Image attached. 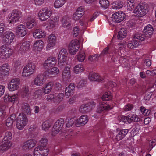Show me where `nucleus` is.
<instances>
[{
  "label": "nucleus",
  "instance_id": "f257e3e1",
  "mask_svg": "<svg viewBox=\"0 0 156 156\" xmlns=\"http://www.w3.org/2000/svg\"><path fill=\"white\" fill-rule=\"evenodd\" d=\"M48 140L45 137H43L40 140V145L35 148L33 151L34 156H47L49 150L47 147Z\"/></svg>",
  "mask_w": 156,
  "mask_h": 156
},
{
  "label": "nucleus",
  "instance_id": "f03ea898",
  "mask_svg": "<svg viewBox=\"0 0 156 156\" xmlns=\"http://www.w3.org/2000/svg\"><path fill=\"white\" fill-rule=\"evenodd\" d=\"M12 138L11 132L7 131L5 132L2 141L0 145V153H2L9 149L11 146V140Z\"/></svg>",
  "mask_w": 156,
  "mask_h": 156
},
{
  "label": "nucleus",
  "instance_id": "7ed1b4c3",
  "mask_svg": "<svg viewBox=\"0 0 156 156\" xmlns=\"http://www.w3.org/2000/svg\"><path fill=\"white\" fill-rule=\"evenodd\" d=\"M148 12L147 5L144 2L140 3L136 6L133 12L136 17H142Z\"/></svg>",
  "mask_w": 156,
  "mask_h": 156
},
{
  "label": "nucleus",
  "instance_id": "20e7f679",
  "mask_svg": "<svg viewBox=\"0 0 156 156\" xmlns=\"http://www.w3.org/2000/svg\"><path fill=\"white\" fill-rule=\"evenodd\" d=\"M154 29L151 25L148 24L146 26L143 30L144 35L138 32L135 33L133 36L134 39H144L145 38H150L153 33Z\"/></svg>",
  "mask_w": 156,
  "mask_h": 156
},
{
  "label": "nucleus",
  "instance_id": "39448f33",
  "mask_svg": "<svg viewBox=\"0 0 156 156\" xmlns=\"http://www.w3.org/2000/svg\"><path fill=\"white\" fill-rule=\"evenodd\" d=\"M80 46L79 40H72L68 47L69 53L71 55H75L78 51Z\"/></svg>",
  "mask_w": 156,
  "mask_h": 156
},
{
  "label": "nucleus",
  "instance_id": "423d86ee",
  "mask_svg": "<svg viewBox=\"0 0 156 156\" xmlns=\"http://www.w3.org/2000/svg\"><path fill=\"white\" fill-rule=\"evenodd\" d=\"M28 119L26 115L20 114L16 119V126L19 130H22L27 123Z\"/></svg>",
  "mask_w": 156,
  "mask_h": 156
},
{
  "label": "nucleus",
  "instance_id": "0eeeda50",
  "mask_svg": "<svg viewBox=\"0 0 156 156\" xmlns=\"http://www.w3.org/2000/svg\"><path fill=\"white\" fill-rule=\"evenodd\" d=\"M52 13V10L50 9L47 7L44 8L39 11L38 17L41 20L44 21L51 16Z\"/></svg>",
  "mask_w": 156,
  "mask_h": 156
},
{
  "label": "nucleus",
  "instance_id": "6e6552de",
  "mask_svg": "<svg viewBox=\"0 0 156 156\" xmlns=\"http://www.w3.org/2000/svg\"><path fill=\"white\" fill-rule=\"evenodd\" d=\"M36 66L33 63H30L26 65L24 67L22 76L24 77L28 76L33 74L35 70Z\"/></svg>",
  "mask_w": 156,
  "mask_h": 156
},
{
  "label": "nucleus",
  "instance_id": "1a4fd4ad",
  "mask_svg": "<svg viewBox=\"0 0 156 156\" xmlns=\"http://www.w3.org/2000/svg\"><path fill=\"white\" fill-rule=\"evenodd\" d=\"M22 16L21 12L16 10H13L9 14L8 21L10 23H14L19 21Z\"/></svg>",
  "mask_w": 156,
  "mask_h": 156
},
{
  "label": "nucleus",
  "instance_id": "9d476101",
  "mask_svg": "<svg viewBox=\"0 0 156 156\" xmlns=\"http://www.w3.org/2000/svg\"><path fill=\"white\" fill-rule=\"evenodd\" d=\"M95 106V103L93 101L83 104L80 106L79 111L82 113L90 112L94 108Z\"/></svg>",
  "mask_w": 156,
  "mask_h": 156
},
{
  "label": "nucleus",
  "instance_id": "9b49d317",
  "mask_svg": "<svg viewBox=\"0 0 156 156\" xmlns=\"http://www.w3.org/2000/svg\"><path fill=\"white\" fill-rule=\"evenodd\" d=\"M126 15L123 12L119 11L113 14L112 16V20L116 23H119L126 18Z\"/></svg>",
  "mask_w": 156,
  "mask_h": 156
},
{
  "label": "nucleus",
  "instance_id": "f8f14e48",
  "mask_svg": "<svg viewBox=\"0 0 156 156\" xmlns=\"http://www.w3.org/2000/svg\"><path fill=\"white\" fill-rule=\"evenodd\" d=\"M67 54L66 49L63 48L59 52V66H64L66 64Z\"/></svg>",
  "mask_w": 156,
  "mask_h": 156
},
{
  "label": "nucleus",
  "instance_id": "ddd939ff",
  "mask_svg": "<svg viewBox=\"0 0 156 156\" xmlns=\"http://www.w3.org/2000/svg\"><path fill=\"white\" fill-rule=\"evenodd\" d=\"M57 62L56 58L53 57H50L45 60L43 64V67L45 69H48L54 66Z\"/></svg>",
  "mask_w": 156,
  "mask_h": 156
},
{
  "label": "nucleus",
  "instance_id": "4468645a",
  "mask_svg": "<svg viewBox=\"0 0 156 156\" xmlns=\"http://www.w3.org/2000/svg\"><path fill=\"white\" fill-rule=\"evenodd\" d=\"M20 80L19 78L12 79L8 85V88L10 91H13L18 88L20 84Z\"/></svg>",
  "mask_w": 156,
  "mask_h": 156
},
{
  "label": "nucleus",
  "instance_id": "2eb2a0df",
  "mask_svg": "<svg viewBox=\"0 0 156 156\" xmlns=\"http://www.w3.org/2000/svg\"><path fill=\"white\" fill-rule=\"evenodd\" d=\"M113 105H110L106 103L101 102L97 107V112L100 113L105 111H108L112 109L113 108Z\"/></svg>",
  "mask_w": 156,
  "mask_h": 156
},
{
  "label": "nucleus",
  "instance_id": "dca6fc26",
  "mask_svg": "<svg viewBox=\"0 0 156 156\" xmlns=\"http://www.w3.org/2000/svg\"><path fill=\"white\" fill-rule=\"evenodd\" d=\"M36 144V141L35 140H29L24 143L23 147L26 150L30 149L34 147Z\"/></svg>",
  "mask_w": 156,
  "mask_h": 156
},
{
  "label": "nucleus",
  "instance_id": "f3484780",
  "mask_svg": "<svg viewBox=\"0 0 156 156\" xmlns=\"http://www.w3.org/2000/svg\"><path fill=\"white\" fill-rule=\"evenodd\" d=\"M88 120V118L86 115H82L76 120L75 125L77 126H83L87 122Z\"/></svg>",
  "mask_w": 156,
  "mask_h": 156
},
{
  "label": "nucleus",
  "instance_id": "a211bd4d",
  "mask_svg": "<svg viewBox=\"0 0 156 156\" xmlns=\"http://www.w3.org/2000/svg\"><path fill=\"white\" fill-rule=\"evenodd\" d=\"M36 23L34 17L31 15H28L27 19L26 25L29 29H31L36 25Z\"/></svg>",
  "mask_w": 156,
  "mask_h": 156
},
{
  "label": "nucleus",
  "instance_id": "6ab92c4d",
  "mask_svg": "<svg viewBox=\"0 0 156 156\" xmlns=\"http://www.w3.org/2000/svg\"><path fill=\"white\" fill-rule=\"evenodd\" d=\"M123 120L127 121V122L129 123L132 122H138L140 120V119L134 114H129L126 117H123Z\"/></svg>",
  "mask_w": 156,
  "mask_h": 156
},
{
  "label": "nucleus",
  "instance_id": "aec40b11",
  "mask_svg": "<svg viewBox=\"0 0 156 156\" xmlns=\"http://www.w3.org/2000/svg\"><path fill=\"white\" fill-rule=\"evenodd\" d=\"M45 77L43 75H38L37 77L35 78L34 80V83L37 86H41L45 82Z\"/></svg>",
  "mask_w": 156,
  "mask_h": 156
},
{
  "label": "nucleus",
  "instance_id": "412c9836",
  "mask_svg": "<svg viewBox=\"0 0 156 156\" xmlns=\"http://www.w3.org/2000/svg\"><path fill=\"white\" fill-rule=\"evenodd\" d=\"M17 31L20 36L23 37L27 34V29L24 25L20 24L17 27Z\"/></svg>",
  "mask_w": 156,
  "mask_h": 156
},
{
  "label": "nucleus",
  "instance_id": "4be33fe9",
  "mask_svg": "<svg viewBox=\"0 0 156 156\" xmlns=\"http://www.w3.org/2000/svg\"><path fill=\"white\" fill-rule=\"evenodd\" d=\"M16 119V115L15 114L11 115L10 117H8L6 120V125L9 129H11L12 127L13 124L15 122Z\"/></svg>",
  "mask_w": 156,
  "mask_h": 156
},
{
  "label": "nucleus",
  "instance_id": "5701e85b",
  "mask_svg": "<svg viewBox=\"0 0 156 156\" xmlns=\"http://www.w3.org/2000/svg\"><path fill=\"white\" fill-rule=\"evenodd\" d=\"M75 85L73 83H70L65 89V95L67 98L72 94L74 90Z\"/></svg>",
  "mask_w": 156,
  "mask_h": 156
},
{
  "label": "nucleus",
  "instance_id": "b1692460",
  "mask_svg": "<svg viewBox=\"0 0 156 156\" xmlns=\"http://www.w3.org/2000/svg\"><path fill=\"white\" fill-rule=\"evenodd\" d=\"M30 43L29 41H26L23 42L19 50V52L22 54L25 53L29 49Z\"/></svg>",
  "mask_w": 156,
  "mask_h": 156
},
{
  "label": "nucleus",
  "instance_id": "393cba45",
  "mask_svg": "<svg viewBox=\"0 0 156 156\" xmlns=\"http://www.w3.org/2000/svg\"><path fill=\"white\" fill-rule=\"evenodd\" d=\"M18 96L17 95H9L8 94H6L4 98V101L5 102L8 101L14 103L18 100Z\"/></svg>",
  "mask_w": 156,
  "mask_h": 156
},
{
  "label": "nucleus",
  "instance_id": "a878e982",
  "mask_svg": "<svg viewBox=\"0 0 156 156\" xmlns=\"http://www.w3.org/2000/svg\"><path fill=\"white\" fill-rule=\"evenodd\" d=\"M128 131L126 129L117 131L115 139L117 141L122 140L127 134Z\"/></svg>",
  "mask_w": 156,
  "mask_h": 156
},
{
  "label": "nucleus",
  "instance_id": "bb28decb",
  "mask_svg": "<svg viewBox=\"0 0 156 156\" xmlns=\"http://www.w3.org/2000/svg\"><path fill=\"white\" fill-rule=\"evenodd\" d=\"M21 109L22 111V114H25L27 115L31 114V110L30 105L27 103H23L21 105Z\"/></svg>",
  "mask_w": 156,
  "mask_h": 156
},
{
  "label": "nucleus",
  "instance_id": "cd10ccee",
  "mask_svg": "<svg viewBox=\"0 0 156 156\" xmlns=\"http://www.w3.org/2000/svg\"><path fill=\"white\" fill-rule=\"evenodd\" d=\"M34 38H44L45 36L44 32L41 29H38L36 30L33 34Z\"/></svg>",
  "mask_w": 156,
  "mask_h": 156
},
{
  "label": "nucleus",
  "instance_id": "c85d7f7f",
  "mask_svg": "<svg viewBox=\"0 0 156 156\" xmlns=\"http://www.w3.org/2000/svg\"><path fill=\"white\" fill-rule=\"evenodd\" d=\"M58 16L55 17L53 20H48L46 25V28L48 30L53 28L55 25V24L57 22L58 23Z\"/></svg>",
  "mask_w": 156,
  "mask_h": 156
},
{
  "label": "nucleus",
  "instance_id": "c756f323",
  "mask_svg": "<svg viewBox=\"0 0 156 156\" xmlns=\"http://www.w3.org/2000/svg\"><path fill=\"white\" fill-rule=\"evenodd\" d=\"M88 78L91 81H101L102 80L99 77V75L97 73L91 72L90 73Z\"/></svg>",
  "mask_w": 156,
  "mask_h": 156
},
{
  "label": "nucleus",
  "instance_id": "7c9ffc66",
  "mask_svg": "<svg viewBox=\"0 0 156 156\" xmlns=\"http://www.w3.org/2000/svg\"><path fill=\"white\" fill-rule=\"evenodd\" d=\"M99 3L100 7L103 10L107 9L110 5V2L108 0H99Z\"/></svg>",
  "mask_w": 156,
  "mask_h": 156
},
{
  "label": "nucleus",
  "instance_id": "2f4dec72",
  "mask_svg": "<svg viewBox=\"0 0 156 156\" xmlns=\"http://www.w3.org/2000/svg\"><path fill=\"white\" fill-rule=\"evenodd\" d=\"M127 33L126 28H122L119 31L117 35L118 39H122L126 37Z\"/></svg>",
  "mask_w": 156,
  "mask_h": 156
},
{
  "label": "nucleus",
  "instance_id": "473e14b6",
  "mask_svg": "<svg viewBox=\"0 0 156 156\" xmlns=\"http://www.w3.org/2000/svg\"><path fill=\"white\" fill-rule=\"evenodd\" d=\"M62 23L63 27H68L71 24V18L68 16H65L62 18Z\"/></svg>",
  "mask_w": 156,
  "mask_h": 156
},
{
  "label": "nucleus",
  "instance_id": "72a5a7b5",
  "mask_svg": "<svg viewBox=\"0 0 156 156\" xmlns=\"http://www.w3.org/2000/svg\"><path fill=\"white\" fill-rule=\"evenodd\" d=\"M124 4L122 1L121 0H117L114 1L112 4V7L114 9H118L122 8Z\"/></svg>",
  "mask_w": 156,
  "mask_h": 156
},
{
  "label": "nucleus",
  "instance_id": "f704fd0d",
  "mask_svg": "<svg viewBox=\"0 0 156 156\" xmlns=\"http://www.w3.org/2000/svg\"><path fill=\"white\" fill-rule=\"evenodd\" d=\"M62 78L64 79H69L70 77V68L69 67H66L63 71Z\"/></svg>",
  "mask_w": 156,
  "mask_h": 156
},
{
  "label": "nucleus",
  "instance_id": "c9c22d12",
  "mask_svg": "<svg viewBox=\"0 0 156 156\" xmlns=\"http://www.w3.org/2000/svg\"><path fill=\"white\" fill-rule=\"evenodd\" d=\"M84 70L82 65L78 64L76 65L73 68V71L76 74L80 73Z\"/></svg>",
  "mask_w": 156,
  "mask_h": 156
},
{
  "label": "nucleus",
  "instance_id": "e433bc0d",
  "mask_svg": "<svg viewBox=\"0 0 156 156\" xmlns=\"http://www.w3.org/2000/svg\"><path fill=\"white\" fill-rule=\"evenodd\" d=\"M2 37L6 39H14L15 35L11 31H6V32L3 34Z\"/></svg>",
  "mask_w": 156,
  "mask_h": 156
},
{
  "label": "nucleus",
  "instance_id": "4c0bfd02",
  "mask_svg": "<svg viewBox=\"0 0 156 156\" xmlns=\"http://www.w3.org/2000/svg\"><path fill=\"white\" fill-rule=\"evenodd\" d=\"M127 9L128 11H132L134 9L135 3L134 0H127Z\"/></svg>",
  "mask_w": 156,
  "mask_h": 156
},
{
  "label": "nucleus",
  "instance_id": "58836bf2",
  "mask_svg": "<svg viewBox=\"0 0 156 156\" xmlns=\"http://www.w3.org/2000/svg\"><path fill=\"white\" fill-rule=\"evenodd\" d=\"M57 120L54 124L52 129L51 135L54 136L58 133V122Z\"/></svg>",
  "mask_w": 156,
  "mask_h": 156
},
{
  "label": "nucleus",
  "instance_id": "ea45409f",
  "mask_svg": "<svg viewBox=\"0 0 156 156\" xmlns=\"http://www.w3.org/2000/svg\"><path fill=\"white\" fill-rule=\"evenodd\" d=\"M53 84L52 83L49 82L47 84L45 87L43 88V90L44 93L45 94L49 93L51 91L52 88Z\"/></svg>",
  "mask_w": 156,
  "mask_h": 156
},
{
  "label": "nucleus",
  "instance_id": "a19ab883",
  "mask_svg": "<svg viewBox=\"0 0 156 156\" xmlns=\"http://www.w3.org/2000/svg\"><path fill=\"white\" fill-rule=\"evenodd\" d=\"M58 69L57 67H53L52 68L49 69L46 72V74H48V76H49L51 75H56L58 74Z\"/></svg>",
  "mask_w": 156,
  "mask_h": 156
},
{
  "label": "nucleus",
  "instance_id": "79ce46f5",
  "mask_svg": "<svg viewBox=\"0 0 156 156\" xmlns=\"http://www.w3.org/2000/svg\"><path fill=\"white\" fill-rule=\"evenodd\" d=\"M140 45L138 41L136 40H132L128 44V47L130 48H136Z\"/></svg>",
  "mask_w": 156,
  "mask_h": 156
},
{
  "label": "nucleus",
  "instance_id": "37998d69",
  "mask_svg": "<svg viewBox=\"0 0 156 156\" xmlns=\"http://www.w3.org/2000/svg\"><path fill=\"white\" fill-rule=\"evenodd\" d=\"M51 123L49 120H47L44 121L42 124L43 129L46 131L51 127Z\"/></svg>",
  "mask_w": 156,
  "mask_h": 156
},
{
  "label": "nucleus",
  "instance_id": "c03bdc74",
  "mask_svg": "<svg viewBox=\"0 0 156 156\" xmlns=\"http://www.w3.org/2000/svg\"><path fill=\"white\" fill-rule=\"evenodd\" d=\"M112 95L110 92H105L102 96V99L103 100L108 101L112 99Z\"/></svg>",
  "mask_w": 156,
  "mask_h": 156
},
{
  "label": "nucleus",
  "instance_id": "a18cd8bd",
  "mask_svg": "<svg viewBox=\"0 0 156 156\" xmlns=\"http://www.w3.org/2000/svg\"><path fill=\"white\" fill-rule=\"evenodd\" d=\"M76 120L75 117L70 119H67L66 121V126L67 127H71L76 122Z\"/></svg>",
  "mask_w": 156,
  "mask_h": 156
},
{
  "label": "nucleus",
  "instance_id": "49530a36",
  "mask_svg": "<svg viewBox=\"0 0 156 156\" xmlns=\"http://www.w3.org/2000/svg\"><path fill=\"white\" fill-rule=\"evenodd\" d=\"M56 42V40H48V44L46 47L47 50H49L50 49L53 48L55 45Z\"/></svg>",
  "mask_w": 156,
  "mask_h": 156
},
{
  "label": "nucleus",
  "instance_id": "de8ad7c7",
  "mask_svg": "<svg viewBox=\"0 0 156 156\" xmlns=\"http://www.w3.org/2000/svg\"><path fill=\"white\" fill-rule=\"evenodd\" d=\"M80 25L83 27V28L85 29L87 27L88 20L85 18H83L79 21Z\"/></svg>",
  "mask_w": 156,
  "mask_h": 156
},
{
  "label": "nucleus",
  "instance_id": "09e8293b",
  "mask_svg": "<svg viewBox=\"0 0 156 156\" xmlns=\"http://www.w3.org/2000/svg\"><path fill=\"white\" fill-rule=\"evenodd\" d=\"M83 15L84 13H78L76 12L73 15V18L74 20L76 21L78 20Z\"/></svg>",
  "mask_w": 156,
  "mask_h": 156
},
{
  "label": "nucleus",
  "instance_id": "8fccbe9b",
  "mask_svg": "<svg viewBox=\"0 0 156 156\" xmlns=\"http://www.w3.org/2000/svg\"><path fill=\"white\" fill-rule=\"evenodd\" d=\"M4 53L3 56H5V58L9 57L10 55H12V50L11 49L7 48L6 47V49L3 51Z\"/></svg>",
  "mask_w": 156,
  "mask_h": 156
},
{
  "label": "nucleus",
  "instance_id": "3c124183",
  "mask_svg": "<svg viewBox=\"0 0 156 156\" xmlns=\"http://www.w3.org/2000/svg\"><path fill=\"white\" fill-rule=\"evenodd\" d=\"M42 91L38 89L35 91L34 93V96L35 99L40 98L41 97Z\"/></svg>",
  "mask_w": 156,
  "mask_h": 156
},
{
  "label": "nucleus",
  "instance_id": "603ef678",
  "mask_svg": "<svg viewBox=\"0 0 156 156\" xmlns=\"http://www.w3.org/2000/svg\"><path fill=\"white\" fill-rule=\"evenodd\" d=\"M79 27L77 26H75L73 30V37H75L77 36L79 34Z\"/></svg>",
  "mask_w": 156,
  "mask_h": 156
},
{
  "label": "nucleus",
  "instance_id": "864d4df0",
  "mask_svg": "<svg viewBox=\"0 0 156 156\" xmlns=\"http://www.w3.org/2000/svg\"><path fill=\"white\" fill-rule=\"evenodd\" d=\"M77 58L79 61L82 62L85 58V54L83 52H80L77 56Z\"/></svg>",
  "mask_w": 156,
  "mask_h": 156
},
{
  "label": "nucleus",
  "instance_id": "5fc2aeb1",
  "mask_svg": "<svg viewBox=\"0 0 156 156\" xmlns=\"http://www.w3.org/2000/svg\"><path fill=\"white\" fill-rule=\"evenodd\" d=\"M3 70L5 73L6 75H7L9 74V66L8 64H4L2 65V66Z\"/></svg>",
  "mask_w": 156,
  "mask_h": 156
},
{
  "label": "nucleus",
  "instance_id": "6e6d98bb",
  "mask_svg": "<svg viewBox=\"0 0 156 156\" xmlns=\"http://www.w3.org/2000/svg\"><path fill=\"white\" fill-rule=\"evenodd\" d=\"M6 30V27L3 23H1L0 24V37H2L3 35V32Z\"/></svg>",
  "mask_w": 156,
  "mask_h": 156
},
{
  "label": "nucleus",
  "instance_id": "4d7b16f0",
  "mask_svg": "<svg viewBox=\"0 0 156 156\" xmlns=\"http://www.w3.org/2000/svg\"><path fill=\"white\" fill-rule=\"evenodd\" d=\"M43 44V42L42 40H39L37 41L34 44V45L35 47H37L38 46V47L40 48H42V45Z\"/></svg>",
  "mask_w": 156,
  "mask_h": 156
},
{
  "label": "nucleus",
  "instance_id": "13d9d810",
  "mask_svg": "<svg viewBox=\"0 0 156 156\" xmlns=\"http://www.w3.org/2000/svg\"><path fill=\"white\" fill-rule=\"evenodd\" d=\"M99 57V56H98L97 55H92L89 57V60L91 62L97 61L98 60Z\"/></svg>",
  "mask_w": 156,
  "mask_h": 156
},
{
  "label": "nucleus",
  "instance_id": "bf43d9fd",
  "mask_svg": "<svg viewBox=\"0 0 156 156\" xmlns=\"http://www.w3.org/2000/svg\"><path fill=\"white\" fill-rule=\"evenodd\" d=\"M109 47L108 46L105 48L104 50L102 51L100 54L101 55H106L108 54H110V51H109Z\"/></svg>",
  "mask_w": 156,
  "mask_h": 156
},
{
  "label": "nucleus",
  "instance_id": "052dcab7",
  "mask_svg": "<svg viewBox=\"0 0 156 156\" xmlns=\"http://www.w3.org/2000/svg\"><path fill=\"white\" fill-rule=\"evenodd\" d=\"M34 1L36 5L40 6L44 3L45 0H34Z\"/></svg>",
  "mask_w": 156,
  "mask_h": 156
},
{
  "label": "nucleus",
  "instance_id": "680f3d73",
  "mask_svg": "<svg viewBox=\"0 0 156 156\" xmlns=\"http://www.w3.org/2000/svg\"><path fill=\"white\" fill-rule=\"evenodd\" d=\"M77 100V96L75 95L70 98L68 102L70 104H73Z\"/></svg>",
  "mask_w": 156,
  "mask_h": 156
},
{
  "label": "nucleus",
  "instance_id": "e2e57ef3",
  "mask_svg": "<svg viewBox=\"0 0 156 156\" xmlns=\"http://www.w3.org/2000/svg\"><path fill=\"white\" fill-rule=\"evenodd\" d=\"M133 108V106L132 104H128L125 106L124 109L125 111H128L131 110Z\"/></svg>",
  "mask_w": 156,
  "mask_h": 156
},
{
  "label": "nucleus",
  "instance_id": "0e129e2a",
  "mask_svg": "<svg viewBox=\"0 0 156 156\" xmlns=\"http://www.w3.org/2000/svg\"><path fill=\"white\" fill-rule=\"evenodd\" d=\"M6 46L5 45H3L0 48V55L1 56H3L4 54V52L3 51L5 50L6 49Z\"/></svg>",
  "mask_w": 156,
  "mask_h": 156
},
{
  "label": "nucleus",
  "instance_id": "69168bd1",
  "mask_svg": "<svg viewBox=\"0 0 156 156\" xmlns=\"http://www.w3.org/2000/svg\"><path fill=\"white\" fill-rule=\"evenodd\" d=\"M30 92H23L22 94V96L23 98L25 97L28 99L30 97Z\"/></svg>",
  "mask_w": 156,
  "mask_h": 156
},
{
  "label": "nucleus",
  "instance_id": "338daca9",
  "mask_svg": "<svg viewBox=\"0 0 156 156\" xmlns=\"http://www.w3.org/2000/svg\"><path fill=\"white\" fill-rule=\"evenodd\" d=\"M85 83L86 81L84 80H82L78 83L77 87H82L85 85Z\"/></svg>",
  "mask_w": 156,
  "mask_h": 156
},
{
  "label": "nucleus",
  "instance_id": "774afa93",
  "mask_svg": "<svg viewBox=\"0 0 156 156\" xmlns=\"http://www.w3.org/2000/svg\"><path fill=\"white\" fill-rule=\"evenodd\" d=\"M144 64L147 66H150L151 64V60L150 59H146L144 60Z\"/></svg>",
  "mask_w": 156,
  "mask_h": 156
}]
</instances>
